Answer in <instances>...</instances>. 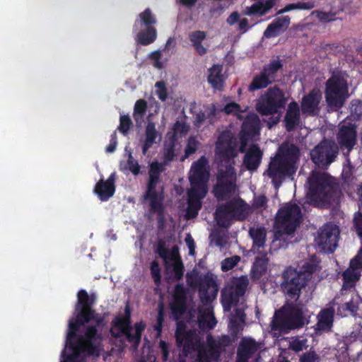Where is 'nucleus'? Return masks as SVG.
<instances>
[{"label": "nucleus", "mask_w": 362, "mask_h": 362, "mask_svg": "<svg viewBox=\"0 0 362 362\" xmlns=\"http://www.w3.org/2000/svg\"><path fill=\"white\" fill-rule=\"evenodd\" d=\"M90 318L77 313L75 320H69L61 362H81L86 356L100 354L103 349V337L95 327H87L83 334H78L80 327L89 322Z\"/></svg>", "instance_id": "f257e3e1"}, {"label": "nucleus", "mask_w": 362, "mask_h": 362, "mask_svg": "<svg viewBox=\"0 0 362 362\" xmlns=\"http://www.w3.org/2000/svg\"><path fill=\"white\" fill-rule=\"evenodd\" d=\"M318 267V261L312 257L302 264L299 270L292 267L286 268L282 273L281 286L283 292L291 299L298 300Z\"/></svg>", "instance_id": "f03ea898"}, {"label": "nucleus", "mask_w": 362, "mask_h": 362, "mask_svg": "<svg viewBox=\"0 0 362 362\" xmlns=\"http://www.w3.org/2000/svg\"><path fill=\"white\" fill-rule=\"evenodd\" d=\"M308 196L317 206L329 203L338 188L332 177L321 172H313L308 178Z\"/></svg>", "instance_id": "7ed1b4c3"}, {"label": "nucleus", "mask_w": 362, "mask_h": 362, "mask_svg": "<svg viewBox=\"0 0 362 362\" xmlns=\"http://www.w3.org/2000/svg\"><path fill=\"white\" fill-rule=\"evenodd\" d=\"M259 134V119L256 115H250L243 124L240 141L236 138L228 139V159L238 156L239 152L243 153L247 143L256 141Z\"/></svg>", "instance_id": "20e7f679"}, {"label": "nucleus", "mask_w": 362, "mask_h": 362, "mask_svg": "<svg viewBox=\"0 0 362 362\" xmlns=\"http://www.w3.org/2000/svg\"><path fill=\"white\" fill-rule=\"evenodd\" d=\"M214 163L217 168V183L213 189L218 200L226 199V130H223L216 143Z\"/></svg>", "instance_id": "39448f33"}, {"label": "nucleus", "mask_w": 362, "mask_h": 362, "mask_svg": "<svg viewBox=\"0 0 362 362\" xmlns=\"http://www.w3.org/2000/svg\"><path fill=\"white\" fill-rule=\"evenodd\" d=\"M235 182L236 172L230 165L228 166V219L243 221L250 214L251 209L239 197Z\"/></svg>", "instance_id": "423d86ee"}, {"label": "nucleus", "mask_w": 362, "mask_h": 362, "mask_svg": "<svg viewBox=\"0 0 362 362\" xmlns=\"http://www.w3.org/2000/svg\"><path fill=\"white\" fill-rule=\"evenodd\" d=\"M325 95L328 106L333 110L344 105L349 94L347 81L342 73H334L326 81Z\"/></svg>", "instance_id": "0eeeda50"}, {"label": "nucleus", "mask_w": 362, "mask_h": 362, "mask_svg": "<svg viewBox=\"0 0 362 362\" xmlns=\"http://www.w3.org/2000/svg\"><path fill=\"white\" fill-rule=\"evenodd\" d=\"M300 207L296 204L288 203L278 211L275 221V236L276 238L283 234L294 233L301 220Z\"/></svg>", "instance_id": "6e6552de"}, {"label": "nucleus", "mask_w": 362, "mask_h": 362, "mask_svg": "<svg viewBox=\"0 0 362 362\" xmlns=\"http://www.w3.org/2000/svg\"><path fill=\"white\" fill-rule=\"evenodd\" d=\"M286 98L276 86L269 88L261 95L256 105L257 111L262 115H271L280 112L284 108Z\"/></svg>", "instance_id": "1a4fd4ad"}, {"label": "nucleus", "mask_w": 362, "mask_h": 362, "mask_svg": "<svg viewBox=\"0 0 362 362\" xmlns=\"http://www.w3.org/2000/svg\"><path fill=\"white\" fill-rule=\"evenodd\" d=\"M187 284L190 287H198L201 301L204 303L211 302L216 296L218 291V284L213 274L207 272L203 278H198L194 273H187Z\"/></svg>", "instance_id": "9d476101"}, {"label": "nucleus", "mask_w": 362, "mask_h": 362, "mask_svg": "<svg viewBox=\"0 0 362 362\" xmlns=\"http://www.w3.org/2000/svg\"><path fill=\"white\" fill-rule=\"evenodd\" d=\"M114 327L118 328L119 332L115 333L112 329H110V334L115 338H119L121 335H124L128 342H129L136 349L141 343L142 333L146 328V325L141 321L134 324L135 334L132 333V327L131 321L121 317L117 316L112 322Z\"/></svg>", "instance_id": "9b49d317"}, {"label": "nucleus", "mask_w": 362, "mask_h": 362, "mask_svg": "<svg viewBox=\"0 0 362 362\" xmlns=\"http://www.w3.org/2000/svg\"><path fill=\"white\" fill-rule=\"evenodd\" d=\"M308 317V311L303 308H293L281 319L279 320L276 314L273 321L274 327L284 332L291 329L299 328L305 325Z\"/></svg>", "instance_id": "f8f14e48"}, {"label": "nucleus", "mask_w": 362, "mask_h": 362, "mask_svg": "<svg viewBox=\"0 0 362 362\" xmlns=\"http://www.w3.org/2000/svg\"><path fill=\"white\" fill-rule=\"evenodd\" d=\"M339 236V227L334 223H327L320 228L315 242L322 251L332 252L337 246Z\"/></svg>", "instance_id": "ddd939ff"}, {"label": "nucleus", "mask_w": 362, "mask_h": 362, "mask_svg": "<svg viewBox=\"0 0 362 362\" xmlns=\"http://www.w3.org/2000/svg\"><path fill=\"white\" fill-rule=\"evenodd\" d=\"M207 163V159L203 156L192 164L189 177L191 185L190 189L208 192L206 183L209 180V173L206 170Z\"/></svg>", "instance_id": "4468645a"}, {"label": "nucleus", "mask_w": 362, "mask_h": 362, "mask_svg": "<svg viewBox=\"0 0 362 362\" xmlns=\"http://www.w3.org/2000/svg\"><path fill=\"white\" fill-rule=\"evenodd\" d=\"M338 154V147L332 141H322L310 153L313 161L320 167H327Z\"/></svg>", "instance_id": "2eb2a0df"}, {"label": "nucleus", "mask_w": 362, "mask_h": 362, "mask_svg": "<svg viewBox=\"0 0 362 362\" xmlns=\"http://www.w3.org/2000/svg\"><path fill=\"white\" fill-rule=\"evenodd\" d=\"M282 67L279 60H274L265 66L262 71L256 75L248 86L249 91L262 89L276 81V72Z\"/></svg>", "instance_id": "dca6fc26"}, {"label": "nucleus", "mask_w": 362, "mask_h": 362, "mask_svg": "<svg viewBox=\"0 0 362 362\" xmlns=\"http://www.w3.org/2000/svg\"><path fill=\"white\" fill-rule=\"evenodd\" d=\"M165 170V163L158 161L152 162L149 165L148 180L147 182L146 191L144 194V199H154L163 197V192L160 193L156 191V186L160 182V175Z\"/></svg>", "instance_id": "f3484780"}, {"label": "nucleus", "mask_w": 362, "mask_h": 362, "mask_svg": "<svg viewBox=\"0 0 362 362\" xmlns=\"http://www.w3.org/2000/svg\"><path fill=\"white\" fill-rule=\"evenodd\" d=\"M356 127L354 124L344 121L339 124L337 140L342 151L346 150L348 155L356 144Z\"/></svg>", "instance_id": "a211bd4d"}, {"label": "nucleus", "mask_w": 362, "mask_h": 362, "mask_svg": "<svg viewBox=\"0 0 362 362\" xmlns=\"http://www.w3.org/2000/svg\"><path fill=\"white\" fill-rule=\"evenodd\" d=\"M187 289L182 284L175 286L173 301L170 303L172 315L175 320L180 319L187 309Z\"/></svg>", "instance_id": "6ab92c4d"}, {"label": "nucleus", "mask_w": 362, "mask_h": 362, "mask_svg": "<svg viewBox=\"0 0 362 362\" xmlns=\"http://www.w3.org/2000/svg\"><path fill=\"white\" fill-rule=\"evenodd\" d=\"M214 218L217 226L221 229H215L211 236L217 245L223 247L226 245V233L224 230L226 229V202L217 206L214 213Z\"/></svg>", "instance_id": "aec40b11"}, {"label": "nucleus", "mask_w": 362, "mask_h": 362, "mask_svg": "<svg viewBox=\"0 0 362 362\" xmlns=\"http://www.w3.org/2000/svg\"><path fill=\"white\" fill-rule=\"evenodd\" d=\"M362 269V248L357 255L351 259L349 267L343 273V289H349L354 286L361 276Z\"/></svg>", "instance_id": "412c9836"}, {"label": "nucleus", "mask_w": 362, "mask_h": 362, "mask_svg": "<svg viewBox=\"0 0 362 362\" xmlns=\"http://www.w3.org/2000/svg\"><path fill=\"white\" fill-rule=\"evenodd\" d=\"M276 159L288 167L292 172L296 169V163L299 158L298 148L289 143L283 144L279 148L278 153L274 157Z\"/></svg>", "instance_id": "4be33fe9"}, {"label": "nucleus", "mask_w": 362, "mask_h": 362, "mask_svg": "<svg viewBox=\"0 0 362 362\" xmlns=\"http://www.w3.org/2000/svg\"><path fill=\"white\" fill-rule=\"evenodd\" d=\"M292 170L283 164L281 160L272 158L267 170L264 173V175H267L272 180V182L276 189H278L283 180L284 179L286 174L293 173Z\"/></svg>", "instance_id": "5701e85b"}, {"label": "nucleus", "mask_w": 362, "mask_h": 362, "mask_svg": "<svg viewBox=\"0 0 362 362\" xmlns=\"http://www.w3.org/2000/svg\"><path fill=\"white\" fill-rule=\"evenodd\" d=\"M115 173H112L106 180L101 178L94 187V193L102 202L107 201L115 192Z\"/></svg>", "instance_id": "b1692460"}, {"label": "nucleus", "mask_w": 362, "mask_h": 362, "mask_svg": "<svg viewBox=\"0 0 362 362\" xmlns=\"http://www.w3.org/2000/svg\"><path fill=\"white\" fill-rule=\"evenodd\" d=\"M78 300L76 305V311L81 317H92L93 305L95 302V294L88 295L86 290H80L77 294Z\"/></svg>", "instance_id": "393cba45"}, {"label": "nucleus", "mask_w": 362, "mask_h": 362, "mask_svg": "<svg viewBox=\"0 0 362 362\" xmlns=\"http://www.w3.org/2000/svg\"><path fill=\"white\" fill-rule=\"evenodd\" d=\"M207 192L195 191V189H189L187 191L188 202L186 210L187 219L194 218L198 216L202 206V199L205 197Z\"/></svg>", "instance_id": "a878e982"}, {"label": "nucleus", "mask_w": 362, "mask_h": 362, "mask_svg": "<svg viewBox=\"0 0 362 362\" xmlns=\"http://www.w3.org/2000/svg\"><path fill=\"white\" fill-rule=\"evenodd\" d=\"M322 98L320 90L313 89L308 95L303 98L301 110L303 113L315 115L319 111V103Z\"/></svg>", "instance_id": "bb28decb"}, {"label": "nucleus", "mask_w": 362, "mask_h": 362, "mask_svg": "<svg viewBox=\"0 0 362 362\" xmlns=\"http://www.w3.org/2000/svg\"><path fill=\"white\" fill-rule=\"evenodd\" d=\"M291 23L288 16L276 18L271 23L264 32V37L272 38L286 31Z\"/></svg>", "instance_id": "cd10ccee"}, {"label": "nucleus", "mask_w": 362, "mask_h": 362, "mask_svg": "<svg viewBox=\"0 0 362 362\" xmlns=\"http://www.w3.org/2000/svg\"><path fill=\"white\" fill-rule=\"evenodd\" d=\"M334 309L328 308L322 310L317 315V322L314 326L316 334L328 332L333 324Z\"/></svg>", "instance_id": "c85d7f7f"}, {"label": "nucleus", "mask_w": 362, "mask_h": 362, "mask_svg": "<svg viewBox=\"0 0 362 362\" xmlns=\"http://www.w3.org/2000/svg\"><path fill=\"white\" fill-rule=\"evenodd\" d=\"M245 325V315L242 308H236L230 314L229 319V327L231 331V335L233 339L237 334L243 331Z\"/></svg>", "instance_id": "c756f323"}, {"label": "nucleus", "mask_w": 362, "mask_h": 362, "mask_svg": "<svg viewBox=\"0 0 362 362\" xmlns=\"http://www.w3.org/2000/svg\"><path fill=\"white\" fill-rule=\"evenodd\" d=\"M262 157V152L257 145H252L246 152L243 163L249 170H255L259 165Z\"/></svg>", "instance_id": "7c9ffc66"}, {"label": "nucleus", "mask_w": 362, "mask_h": 362, "mask_svg": "<svg viewBox=\"0 0 362 362\" xmlns=\"http://www.w3.org/2000/svg\"><path fill=\"white\" fill-rule=\"evenodd\" d=\"M285 127L287 131H292L300 123V110L298 105L293 102L288 106L284 118Z\"/></svg>", "instance_id": "2f4dec72"}, {"label": "nucleus", "mask_w": 362, "mask_h": 362, "mask_svg": "<svg viewBox=\"0 0 362 362\" xmlns=\"http://www.w3.org/2000/svg\"><path fill=\"white\" fill-rule=\"evenodd\" d=\"M147 200H149L150 211L157 214V223L158 228L163 229L165 223V218L164 215L165 209L163 204V197L148 199Z\"/></svg>", "instance_id": "473e14b6"}, {"label": "nucleus", "mask_w": 362, "mask_h": 362, "mask_svg": "<svg viewBox=\"0 0 362 362\" xmlns=\"http://www.w3.org/2000/svg\"><path fill=\"white\" fill-rule=\"evenodd\" d=\"M208 82L212 88L216 90H221L223 88L224 77L222 74V66L214 65L209 70Z\"/></svg>", "instance_id": "72a5a7b5"}, {"label": "nucleus", "mask_w": 362, "mask_h": 362, "mask_svg": "<svg viewBox=\"0 0 362 362\" xmlns=\"http://www.w3.org/2000/svg\"><path fill=\"white\" fill-rule=\"evenodd\" d=\"M158 136V133L156 129L155 123L148 122L146 127L145 139L142 145V153L144 155H146L149 148L156 143Z\"/></svg>", "instance_id": "f704fd0d"}, {"label": "nucleus", "mask_w": 362, "mask_h": 362, "mask_svg": "<svg viewBox=\"0 0 362 362\" xmlns=\"http://www.w3.org/2000/svg\"><path fill=\"white\" fill-rule=\"evenodd\" d=\"M259 349H260V346L255 340L250 338H244L241 340L238 351L241 356L250 358Z\"/></svg>", "instance_id": "c9c22d12"}, {"label": "nucleus", "mask_w": 362, "mask_h": 362, "mask_svg": "<svg viewBox=\"0 0 362 362\" xmlns=\"http://www.w3.org/2000/svg\"><path fill=\"white\" fill-rule=\"evenodd\" d=\"M157 37V31L154 27H148L139 31L136 36V42L141 45L153 43Z\"/></svg>", "instance_id": "e433bc0d"}, {"label": "nucleus", "mask_w": 362, "mask_h": 362, "mask_svg": "<svg viewBox=\"0 0 362 362\" xmlns=\"http://www.w3.org/2000/svg\"><path fill=\"white\" fill-rule=\"evenodd\" d=\"M217 321L212 311L207 309L198 317V326L201 329H211L216 325Z\"/></svg>", "instance_id": "4c0bfd02"}, {"label": "nucleus", "mask_w": 362, "mask_h": 362, "mask_svg": "<svg viewBox=\"0 0 362 362\" xmlns=\"http://www.w3.org/2000/svg\"><path fill=\"white\" fill-rule=\"evenodd\" d=\"M276 3V0H267L264 2L258 1L247 8V13L249 15H264L268 12Z\"/></svg>", "instance_id": "58836bf2"}, {"label": "nucleus", "mask_w": 362, "mask_h": 362, "mask_svg": "<svg viewBox=\"0 0 362 362\" xmlns=\"http://www.w3.org/2000/svg\"><path fill=\"white\" fill-rule=\"evenodd\" d=\"M249 284L248 278L246 276H242L240 278L234 279L232 281L230 288L231 295L235 296H243Z\"/></svg>", "instance_id": "ea45409f"}, {"label": "nucleus", "mask_w": 362, "mask_h": 362, "mask_svg": "<svg viewBox=\"0 0 362 362\" xmlns=\"http://www.w3.org/2000/svg\"><path fill=\"white\" fill-rule=\"evenodd\" d=\"M249 234L253 240V246L260 248L264 245L266 240V230L262 227H253L249 230Z\"/></svg>", "instance_id": "a19ab883"}, {"label": "nucleus", "mask_w": 362, "mask_h": 362, "mask_svg": "<svg viewBox=\"0 0 362 362\" xmlns=\"http://www.w3.org/2000/svg\"><path fill=\"white\" fill-rule=\"evenodd\" d=\"M268 258L267 255L256 257L255 262L252 267V276L259 279L267 271L268 264Z\"/></svg>", "instance_id": "79ce46f5"}, {"label": "nucleus", "mask_w": 362, "mask_h": 362, "mask_svg": "<svg viewBox=\"0 0 362 362\" xmlns=\"http://www.w3.org/2000/svg\"><path fill=\"white\" fill-rule=\"evenodd\" d=\"M315 7V4L313 1L303 2L299 1L295 4H291L286 5L284 8L280 9L277 12V15L288 12L292 10H310Z\"/></svg>", "instance_id": "37998d69"}, {"label": "nucleus", "mask_w": 362, "mask_h": 362, "mask_svg": "<svg viewBox=\"0 0 362 362\" xmlns=\"http://www.w3.org/2000/svg\"><path fill=\"white\" fill-rule=\"evenodd\" d=\"M147 110V103L144 99L138 100L134 105L133 117L138 122L145 114Z\"/></svg>", "instance_id": "c03bdc74"}, {"label": "nucleus", "mask_w": 362, "mask_h": 362, "mask_svg": "<svg viewBox=\"0 0 362 362\" xmlns=\"http://www.w3.org/2000/svg\"><path fill=\"white\" fill-rule=\"evenodd\" d=\"M139 18L141 24L144 25L146 28L153 27V25L156 23V19L149 8H146L139 14Z\"/></svg>", "instance_id": "a18cd8bd"}, {"label": "nucleus", "mask_w": 362, "mask_h": 362, "mask_svg": "<svg viewBox=\"0 0 362 362\" xmlns=\"http://www.w3.org/2000/svg\"><path fill=\"white\" fill-rule=\"evenodd\" d=\"M151 275L156 286L161 284V269L157 260H153L150 264Z\"/></svg>", "instance_id": "49530a36"}, {"label": "nucleus", "mask_w": 362, "mask_h": 362, "mask_svg": "<svg viewBox=\"0 0 362 362\" xmlns=\"http://www.w3.org/2000/svg\"><path fill=\"white\" fill-rule=\"evenodd\" d=\"M187 337V333L186 331V327L185 324H183L181 322H178L175 330V339L179 346L182 345Z\"/></svg>", "instance_id": "de8ad7c7"}, {"label": "nucleus", "mask_w": 362, "mask_h": 362, "mask_svg": "<svg viewBox=\"0 0 362 362\" xmlns=\"http://www.w3.org/2000/svg\"><path fill=\"white\" fill-rule=\"evenodd\" d=\"M173 270L175 274V279L180 281L182 279L184 274V264L180 257L175 259V262L173 264Z\"/></svg>", "instance_id": "09e8293b"}, {"label": "nucleus", "mask_w": 362, "mask_h": 362, "mask_svg": "<svg viewBox=\"0 0 362 362\" xmlns=\"http://www.w3.org/2000/svg\"><path fill=\"white\" fill-rule=\"evenodd\" d=\"M132 125V122L129 115H122L120 117L118 129L121 133L124 135L127 134Z\"/></svg>", "instance_id": "8fccbe9b"}, {"label": "nucleus", "mask_w": 362, "mask_h": 362, "mask_svg": "<svg viewBox=\"0 0 362 362\" xmlns=\"http://www.w3.org/2000/svg\"><path fill=\"white\" fill-rule=\"evenodd\" d=\"M156 252L158 255L160 257L163 259L165 262L167 259L170 258L169 250L165 247V242L162 239H160L158 241V244L156 248Z\"/></svg>", "instance_id": "3c124183"}, {"label": "nucleus", "mask_w": 362, "mask_h": 362, "mask_svg": "<svg viewBox=\"0 0 362 362\" xmlns=\"http://www.w3.org/2000/svg\"><path fill=\"white\" fill-rule=\"evenodd\" d=\"M157 88L156 94L161 101H165L168 98V92L165 86V83L163 81H160L156 83L155 85Z\"/></svg>", "instance_id": "603ef678"}, {"label": "nucleus", "mask_w": 362, "mask_h": 362, "mask_svg": "<svg viewBox=\"0 0 362 362\" xmlns=\"http://www.w3.org/2000/svg\"><path fill=\"white\" fill-rule=\"evenodd\" d=\"M127 164L129 170L134 175H138L139 174L141 166L139 165L138 161L134 159L132 153H129V155Z\"/></svg>", "instance_id": "864d4df0"}, {"label": "nucleus", "mask_w": 362, "mask_h": 362, "mask_svg": "<svg viewBox=\"0 0 362 362\" xmlns=\"http://www.w3.org/2000/svg\"><path fill=\"white\" fill-rule=\"evenodd\" d=\"M313 15H316L320 21L322 23H329L334 21V14L332 12H322L320 11H314L312 12Z\"/></svg>", "instance_id": "5fc2aeb1"}, {"label": "nucleus", "mask_w": 362, "mask_h": 362, "mask_svg": "<svg viewBox=\"0 0 362 362\" xmlns=\"http://www.w3.org/2000/svg\"><path fill=\"white\" fill-rule=\"evenodd\" d=\"M197 141L194 137H190L185 149V156L187 158L196 152L197 149Z\"/></svg>", "instance_id": "6e6d98bb"}, {"label": "nucleus", "mask_w": 362, "mask_h": 362, "mask_svg": "<svg viewBox=\"0 0 362 362\" xmlns=\"http://www.w3.org/2000/svg\"><path fill=\"white\" fill-rule=\"evenodd\" d=\"M206 38V33L204 31L197 30L189 34V40L192 44L197 45L202 43V42Z\"/></svg>", "instance_id": "4d7b16f0"}, {"label": "nucleus", "mask_w": 362, "mask_h": 362, "mask_svg": "<svg viewBox=\"0 0 362 362\" xmlns=\"http://www.w3.org/2000/svg\"><path fill=\"white\" fill-rule=\"evenodd\" d=\"M351 112L356 118L362 117V102L358 100H353L351 105Z\"/></svg>", "instance_id": "13d9d810"}, {"label": "nucleus", "mask_w": 362, "mask_h": 362, "mask_svg": "<svg viewBox=\"0 0 362 362\" xmlns=\"http://www.w3.org/2000/svg\"><path fill=\"white\" fill-rule=\"evenodd\" d=\"M175 156V146L174 144H172L165 148L163 155L164 161L162 163H165V165H168L174 159Z\"/></svg>", "instance_id": "bf43d9fd"}, {"label": "nucleus", "mask_w": 362, "mask_h": 362, "mask_svg": "<svg viewBox=\"0 0 362 362\" xmlns=\"http://www.w3.org/2000/svg\"><path fill=\"white\" fill-rule=\"evenodd\" d=\"M290 347L295 351H300L307 347V339H296L292 341Z\"/></svg>", "instance_id": "052dcab7"}, {"label": "nucleus", "mask_w": 362, "mask_h": 362, "mask_svg": "<svg viewBox=\"0 0 362 362\" xmlns=\"http://www.w3.org/2000/svg\"><path fill=\"white\" fill-rule=\"evenodd\" d=\"M320 358L315 351L304 354L300 358V362H319Z\"/></svg>", "instance_id": "680f3d73"}, {"label": "nucleus", "mask_w": 362, "mask_h": 362, "mask_svg": "<svg viewBox=\"0 0 362 362\" xmlns=\"http://www.w3.org/2000/svg\"><path fill=\"white\" fill-rule=\"evenodd\" d=\"M354 224L358 235L362 239V214L356 213L354 218Z\"/></svg>", "instance_id": "e2e57ef3"}, {"label": "nucleus", "mask_w": 362, "mask_h": 362, "mask_svg": "<svg viewBox=\"0 0 362 362\" xmlns=\"http://www.w3.org/2000/svg\"><path fill=\"white\" fill-rule=\"evenodd\" d=\"M91 316L92 317L90 318V321L94 320L95 322V325H92L91 327H95V329L98 330V327H102L105 325V316H101L97 314L95 310H93V314Z\"/></svg>", "instance_id": "0e129e2a"}, {"label": "nucleus", "mask_w": 362, "mask_h": 362, "mask_svg": "<svg viewBox=\"0 0 362 362\" xmlns=\"http://www.w3.org/2000/svg\"><path fill=\"white\" fill-rule=\"evenodd\" d=\"M228 115L234 113L237 115L238 118L240 119H242V117L239 114L240 112H243V110H240V105L235 103H228Z\"/></svg>", "instance_id": "69168bd1"}, {"label": "nucleus", "mask_w": 362, "mask_h": 362, "mask_svg": "<svg viewBox=\"0 0 362 362\" xmlns=\"http://www.w3.org/2000/svg\"><path fill=\"white\" fill-rule=\"evenodd\" d=\"M211 358L206 351V347H201L197 352V362H211Z\"/></svg>", "instance_id": "338daca9"}, {"label": "nucleus", "mask_w": 362, "mask_h": 362, "mask_svg": "<svg viewBox=\"0 0 362 362\" xmlns=\"http://www.w3.org/2000/svg\"><path fill=\"white\" fill-rule=\"evenodd\" d=\"M164 321V314L163 308H161L158 311L157 316V323L154 327V329L160 334L163 329V322Z\"/></svg>", "instance_id": "774afa93"}]
</instances>
